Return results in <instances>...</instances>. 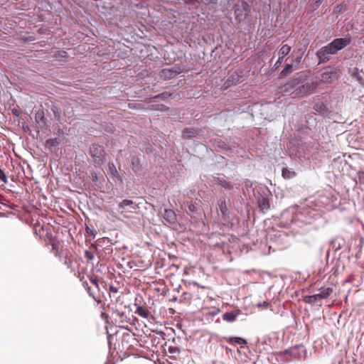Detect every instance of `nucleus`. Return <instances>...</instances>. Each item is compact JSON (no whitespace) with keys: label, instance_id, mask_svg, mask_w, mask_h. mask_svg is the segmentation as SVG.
Returning <instances> with one entry per match:
<instances>
[{"label":"nucleus","instance_id":"1","mask_svg":"<svg viewBox=\"0 0 364 364\" xmlns=\"http://www.w3.org/2000/svg\"><path fill=\"white\" fill-rule=\"evenodd\" d=\"M117 210L124 218L129 219L131 214L136 213L139 207L132 200L124 199L117 203Z\"/></svg>","mask_w":364,"mask_h":364},{"label":"nucleus","instance_id":"4","mask_svg":"<svg viewBox=\"0 0 364 364\" xmlns=\"http://www.w3.org/2000/svg\"><path fill=\"white\" fill-rule=\"evenodd\" d=\"M90 154L94 159L96 166H100L104 161L105 151L101 145L94 144L90 148Z\"/></svg>","mask_w":364,"mask_h":364},{"label":"nucleus","instance_id":"11","mask_svg":"<svg viewBox=\"0 0 364 364\" xmlns=\"http://www.w3.org/2000/svg\"><path fill=\"white\" fill-rule=\"evenodd\" d=\"M299 347L298 346H294V347H292V348H290L289 349H287V350H284V351H280L279 353H277V355H288L291 357H296L297 355V350Z\"/></svg>","mask_w":364,"mask_h":364},{"label":"nucleus","instance_id":"33","mask_svg":"<svg viewBox=\"0 0 364 364\" xmlns=\"http://www.w3.org/2000/svg\"><path fill=\"white\" fill-rule=\"evenodd\" d=\"M169 96H171L170 94H168L167 92H164L161 95L156 96V98H158V97L166 98Z\"/></svg>","mask_w":364,"mask_h":364},{"label":"nucleus","instance_id":"34","mask_svg":"<svg viewBox=\"0 0 364 364\" xmlns=\"http://www.w3.org/2000/svg\"><path fill=\"white\" fill-rule=\"evenodd\" d=\"M343 6L342 5H340V6H337L334 8V12L335 13H338V12H341V9H342Z\"/></svg>","mask_w":364,"mask_h":364},{"label":"nucleus","instance_id":"21","mask_svg":"<svg viewBox=\"0 0 364 364\" xmlns=\"http://www.w3.org/2000/svg\"><path fill=\"white\" fill-rule=\"evenodd\" d=\"M197 134V131L193 129L186 128L183 132V136L184 138H191Z\"/></svg>","mask_w":364,"mask_h":364},{"label":"nucleus","instance_id":"23","mask_svg":"<svg viewBox=\"0 0 364 364\" xmlns=\"http://www.w3.org/2000/svg\"><path fill=\"white\" fill-rule=\"evenodd\" d=\"M60 143V140L58 138H52V139H48L46 140V145L47 146L52 147V146H56L59 145Z\"/></svg>","mask_w":364,"mask_h":364},{"label":"nucleus","instance_id":"40","mask_svg":"<svg viewBox=\"0 0 364 364\" xmlns=\"http://www.w3.org/2000/svg\"><path fill=\"white\" fill-rule=\"evenodd\" d=\"M13 113H14V114H16V115H18V110H16V109H14V110H13Z\"/></svg>","mask_w":364,"mask_h":364},{"label":"nucleus","instance_id":"35","mask_svg":"<svg viewBox=\"0 0 364 364\" xmlns=\"http://www.w3.org/2000/svg\"><path fill=\"white\" fill-rule=\"evenodd\" d=\"M59 56H60L62 58H65V57H67V53L64 50L60 51Z\"/></svg>","mask_w":364,"mask_h":364},{"label":"nucleus","instance_id":"2","mask_svg":"<svg viewBox=\"0 0 364 364\" xmlns=\"http://www.w3.org/2000/svg\"><path fill=\"white\" fill-rule=\"evenodd\" d=\"M235 18L236 21L240 23L246 19L250 13L249 4L244 1H238L234 6Z\"/></svg>","mask_w":364,"mask_h":364},{"label":"nucleus","instance_id":"38","mask_svg":"<svg viewBox=\"0 0 364 364\" xmlns=\"http://www.w3.org/2000/svg\"><path fill=\"white\" fill-rule=\"evenodd\" d=\"M84 286H85V287H86V289H87V291L89 292L90 295H92V293H91V291H90V287H88L87 283H86V284H85V283H84Z\"/></svg>","mask_w":364,"mask_h":364},{"label":"nucleus","instance_id":"7","mask_svg":"<svg viewBox=\"0 0 364 364\" xmlns=\"http://www.w3.org/2000/svg\"><path fill=\"white\" fill-rule=\"evenodd\" d=\"M332 43L334 44L336 50L339 51L350 44L351 37L347 35L344 38L334 39Z\"/></svg>","mask_w":364,"mask_h":364},{"label":"nucleus","instance_id":"14","mask_svg":"<svg viewBox=\"0 0 364 364\" xmlns=\"http://www.w3.org/2000/svg\"><path fill=\"white\" fill-rule=\"evenodd\" d=\"M135 313L139 316L145 318H147L150 315L149 311L146 309L145 307L141 306H136Z\"/></svg>","mask_w":364,"mask_h":364},{"label":"nucleus","instance_id":"9","mask_svg":"<svg viewBox=\"0 0 364 364\" xmlns=\"http://www.w3.org/2000/svg\"><path fill=\"white\" fill-rule=\"evenodd\" d=\"M300 57H297L295 59L292 60L291 63L287 64L284 66V69L282 70L281 75L287 76L291 73L294 70V66L299 65V63H300Z\"/></svg>","mask_w":364,"mask_h":364},{"label":"nucleus","instance_id":"20","mask_svg":"<svg viewBox=\"0 0 364 364\" xmlns=\"http://www.w3.org/2000/svg\"><path fill=\"white\" fill-rule=\"evenodd\" d=\"M227 341L232 345L247 343L246 340L240 337H230L227 340Z\"/></svg>","mask_w":364,"mask_h":364},{"label":"nucleus","instance_id":"25","mask_svg":"<svg viewBox=\"0 0 364 364\" xmlns=\"http://www.w3.org/2000/svg\"><path fill=\"white\" fill-rule=\"evenodd\" d=\"M219 208L221 213L225 215L228 212V208L226 205V201L225 199L220 200L219 203Z\"/></svg>","mask_w":364,"mask_h":364},{"label":"nucleus","instance_id":"16","mask_svg":"<svg viewBox=\"0 0 364 364\" xmlns=\"http://www.w3.org/2000/svg\"><path fill=\"white\" fill-rule=\"evenodd\" d=\"M35 120L38 124L44 125L46 124V119L44 116V112L43 110H38L35 114Z\"/></svg>","mask_w":364,"mask_h":364},{"label":"nucleus","instance_id":"8","mask_svg":"<svg viewBox=\"0 0 364 364\" xmlns=\"http://www.w3.org/2000/svg\"><path fill=\"white\" fill-rule=\"evenodd\" d=\"M291 46L287 44L283 45L279 50V58L274 64V68H278L282 64L284 58L291 51Z\"/></svg>","mask_w":364,"mask_h":364},{"label":"nucleus","instance_id":"10","mask_svg":"<svg viewBox=\"0 0 364 364\" xmlns=\"http://www.w3.org/2000/svg\"><path fill=\"white\" fill-rule=\"evenodd\" d=\"M164 219L169 224H175L177 220L176 213L171 209H165L163 213Z\"/></svg>","mask_w":364,"mask_h":364},{"label":"nucleus","instance_id":"32","mask_svg":"<svg viewBox=\"0 0 364 364\" xmlns=\"http://www.w3.org/2000/svg\"><path fill=\"white\" fill-rule=\"evenodd\" d=\"M91 178L93 181H97L98 180L97 178V174L95 172L91 173Z\"/></svg>","mask_w":364,"mask_h":364},{"label":"nucleus","instance_id":"30","mask_svg":"<svg viewBox=\"0 0 364 364\" xmlns=\"http://www.w3.org/2000/svg\"><path fill=\"white\" fill-rule=\"evenodd\" d=\"M0 180L3 181L4 183L7 182V178L4 173V171L0 168Z\"/></svg>","mask_w":364,"mask_h":364},{"label":"nucleus","instance_id":"39","mask_svg":"<svg viewBox=\"0 0 364 364\" xmlns=\"http://www.w3.org/2000/svg\"><path fill=\"white\" fill-rule=\"evenodd\" d=\"M91 282H92V283H93L96 287H97V281H96L95 279H91Z\"/></svg>","mask_w":364,"mask_h":364},{"label":"nucleus","instance_id":"6","mask_svg":"<svg viewBox=\"0 0 364 364\" xmlns=\"http://www.w3.org/2000/svg\"><path fill=\"white\" fill-rule=\"evenodd\" d=\"M301 82L300 78H294L278 87V92L284 95L291 94L295 91V87Z\"/></svg>","mask_w":364,"mask_h":364},{"label":"nucleus","instance_id":"29","mask_svg":"<svg viewBox=\"0 0 364 364\" xmlns=\"http://www.w3.org/2000/svg\"><path fill=\"white\" fill-rule=\"evenodd\" d=\"M85 257L88 259V260H92L94 259V254L93 252L89 251V250H86L85 252Z\"/></svg>","mask_w":364,"mask_h":364},{"label":"nucleus","instance_id":"28","mask_svg":"<svg viewBox=\"0 0 364 364\" xmlns=\"http://www.w3.org/2000/svg\"><path fill=\"white\" fill-rule=\"evenodd\" d=\"M182 301L190 302L192 299V295L188 292H184L182 295Z\"/></svg>","mask_w":364,"mask_h":364},{"label":"nucleus","instance_id":"36","mask_svg":"<svg viewBox=\"0 0 364 364\" xmlns=\"http://www.w3.org/2000/svg\"><path fill=\"white\" fill-rule=\"evenodd\" d=\"M268 305H269V304H268L267 302H264V303H263V304H259L258 305V306H262V308L266 309V308H267Z\"/></svg>","mask_w":364,"mask_h":364},{"label":"nucleus","instance_id":"12","mask_svg":"<svg viewBox=\"0 0 364 364\" xmlns=\"http://www.w3.org/2000/svg\"><path fill=\"white\" fill-rule=\"evenodd\" d=\"M240 314V311L238 310L237 313L234 312H226L223 315V319L228 322L235 321L237 316Z\"/></svg>","mask_w":364,"mask_h":364},{"label":"nucleus","instance_id":"18","mask_svg":"<svg viewBox=\"0 0 364 364\" xmlns=\"http://www.w3.org/2000/svg\"><path fill=\"white\" fill-rule=\"evenodd\" d=\"M217 183L225 189L230 190L232 188L231 183L223 178H216Z\"/></svg>","mask_w":364,"mask_h":364},{"label":"nucleus","instance_id":"26","mask_svg":"<svg viewBox=\"0 0 364 364\" xmlns=\"http://www.w3.org/2000/svg\"><path fill=\"white\" fill-rule=\"evenodd\" d=\"M188 208L189 215H191V217H193V214L196 213L197 212L196 206L192 203H190L188 204Z\"/></svg>","mask_w":364,"mask_h":364},{"label":"nucleus","instance_id":"19","mask_svg":"<svg viewBox=\"0 0 364 364\" xmlns=\"http://www.w3.org/2000/svg\"><path fill=\"white\" fill-rule=\"evenodd\" d=\"M282 175L284 179H290L295 177L296 173L294 171L289 170L287 168H284L282 171Z\"/></svg>","mask_w":364,"mask_h":364},{"label":"nucleus","instance_id":"3","mask_svg":"<svg viewBox=\"0 0 364 364\" xmlns=\"http://www.w3.org/2000/svg\"><path fill=\"white\" fill-rule=\"evenodd\" d=\"M334 44L331 42L327 46L322 47L316 52L319 63H325L329 60V56L337 53Z\"/></svg>","mask_w":364,"mask_h":364},{"label":"nucleus","instance_id":"15","mask_svg":"<svg viewBox=\"0 0 364 364\" xmlns=\"http://www.w3.org/2000/svg\"><path fill=\"white\" fill-rule=\"evenodd\" d=\"M320 292L318 295L320 299H326L333 292V289L331 287H322L319 289Z\"/></svg>","mask_w":364,"mask_h":364},{"label":"nucleus","instance_id":"22","mask_svg":"<svg viewBox=\"0 0 364 364\" xmlns=\"http://www.w3.org/2000/svg\"><path fill=\"white\" fill-rule=\"evenodd\" d=\"M109 173L114 177L119 178V175L116 168L115 165L113 163L108 164Z\"/></svg>","mask_w":364,"mask_h":364},{"label":"nucleus","instance_id":"17","mask_svg":"<svg viewBox=\"0 0 364 364\" xmlns=\"http://www.w3.org/2000/svg\"><path fill=\"white\" fill-rule=\"evenodd\" d=\"M259 208L262 210H268L270 208L269 201L267 198H262L258 200Z\"/></svg>","mask_w":364,"mask_h":364},{"label":"nucleus","instance_id":"5","mask_svg":"<svg viewBox=\"0 0 364 364\" xmlns=\"http://www.w3.org/2000/svg\"><path fill=\"white\" fill-rule=\"evenodd\" d=\"M318 87L317 82H307L304 85H299L296 91V95L299 97L311 94Z\"/></svg>","mask_w":364,"mask_h":364},{"label":"nucleus","instance_id":"13","mask_svg":"<svg viewBox=\"0 0 364 364\" xmlns=\"http://www.w3.org/2000/svg\"><path fill=\"white\" fill-rule=\"evenodd\" d=\"M52 251L55 256L60 257V242L55 238L50 239Z\"/></svg>","mask_w":364,"mask_h":364},{"label":"nucleus","instance_id":"37","mask_svg":"<svg viewBox=\"0 0 364 364\" xmlns=\"http://www.w3.org/2000/svg\"><path fill=\"white\" fill-rule=\"evenodd\" d=\"M87 232L88 233L91 234L92 235H93L94 237H95V234L94 233V231L90 230L89 228H87Z\"/></svg>","mask_w":364,"mask_h":364},{"label":"nucleus","instance_id":"24","mask_svg":"<svg viewBox=\"0 0 364 364\" xmlns=\"http://www.w3.org/2000/svg\"><path fill=\"white\" fill-rule=\"evenodd\" d=\"M320 296L318 294L311 295V296H307L304 298V301L306 303H310L313 304L315 303L316 301L320 300Z\"/></svg>","mask_w":364,"mask_h":364},{"label":"nucleus","instance_id":"27","mask_svg":"<svg viewBox=\"0 0 364 364\" xmlns=\"http://www.w3.org/2000/svg\"><path fill=\"white\" fill-rule=\"evenodd\" d=\"M139 161L138 158H133L132 161V169L136 172L139 168Z\"/></svg>","mask_w":364,"mask_h":364},{"label":"nucleus","instance_id":"31","mask_svg":"<svg viewBox=\"0 0 364 364\" xmlns=\"http://www.w3.org/2000/svg\"><path fill=\"white\" fill-rule=\"evenodd\" d=\"M329 77H331L330 73H325L322 75V80H328Z\"/></svg>","mask_w":364,"mask_h":364}]
</instances>
